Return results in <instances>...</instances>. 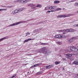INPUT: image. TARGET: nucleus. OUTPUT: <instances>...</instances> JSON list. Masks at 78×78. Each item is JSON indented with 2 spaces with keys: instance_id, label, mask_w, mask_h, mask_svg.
<instances>
[{
  "instance_id": "obj_21",
  "label": "nucleus",
  "mask_w": 78,
  "mask_h": 78,
  "mask_svg": "<svg viewBox=\"0 0 78 78\" xmlns=\"http://www.w3.org/2000/svg\"><path fill=\"white\" fill-rule=\"evenodd\" d=\"M61 9H61L60 8H58L55 10V11H61Z\"/></svg>"
},
{
  "instance_id": "obj_46",
  "label": "nucleus",
  "mask_w": 78,
  "mask_h": 78,
  "mask_svg": "<svg viewBox=\"0 0 78 78\" xmlns=\"http://www.w3.org/2000/svg\"><path fill=\"white\" fill-rule=\"evenodd\" d=\"M44 21H41V23H44Z\"/></svg>"
},
{
  "instance_id": "obj_29",
  "label": "nucleus",
  "mask_w": 78,
  "mask_h": 78,
  "mask_svg": "<svg viewBox=\"0 0 78 78\" xmlns=\"http://www.w3.org/2000/svg\"><path fill=\"white\" fill-rule=\"evenodd\" d=\"M56 8V6H53V7H52V9H55Z\"/></svg>"
},
{
  "instance_id": "obj_13",
  "label": "nucleus",
  "mask_w": 78,
  "mask_h": 78,
  "mask_svg": "<svg viewBox=\"0 0 78 78\" xmlns=\"http://www.w3.org/2000/svg\"><path fill=\"white\" fill-rule=\"evenodd\" d=\"M16 10L17 12H18L17 13L21 11V10L20 9H16Z\"/></svg>"
},
{
  "instance_id": "obj_39",
  "label": "nucleus",
  "mask_w": 78,
  "mask_h": 78,
  "mask_svg": "<svg viewBox=\"0 0 78 78\" xmlns=\"http://www.w3.org/2000/svg\"><path fill=\"white\" fill-rule=\"evenodd\" d=\"M51 53V51H47L46 53Z\"/></svg>"
},
{
  "instance_id": "obj_57",
  "label": "nucleus",
  "mask_w": 78,
  "mask_h": 78,
  "mask_svg": "<svg viewBox=\"0 0 78 78\" xmlns=\"http://www.w3.org/2000/svg\"><path fill=\"white\" fill-rule=\"evenodd\" d=\"M63 69H64H64L63 68Z\"/></svg>"
},
{
  "instance_id": "obj_27",
  "label": "nucleus",
  "mask_w": 78,
  "mask_h": 78,
  "mask_svg": "<svg viewBox=\"0 0 78 78\" xmlns=\"http://www.w3.org/2000/svg\"><path fill=\"white\" fill-rule=\"evenodd\" d=\"M58 44L59 45H61L62 44V43L60 41H58L57 42Z\"/></svg>"
},
{
  "instance_id": "obj_4",
  "label": "nucleus",
  "mask_w": 78,
  "mask_h": 78,
  "mask_svg": "<svg viewBox=\"0 0 78 78\" xmlns=\"http://www.w3.org/2000/svg\"><path fill=\"white\" fill-rule=\"evenodd\" d=\"M44 52H45V53L47 52V49L45 48H43L39 50V53H44Z\"/></svg>"
},
{
  "instance_id": "obj_19",
  "label": "nucleus",
  "mask_w": 78,
  "mask_h": 78,
  "mask_svg": "<svg viewBox=\"0 0 78 78\" xmlns=\"http://www.w3.org/2000/svg\"><path fill=\"white\" fill-rule=\"evenodd\" d=\"M58 35V39H61L62 38V36L60 34Z\"/></svg>"
},
{
  "instance_id": "obj_18",
  "label": "nucleus",
  "mask_w": 78,
  "mask_h": 78,
  "mask_svg": "<svg viewBox=\"0 0 78 78\" xmlns=\"http://www.w3.org/2000/svg\"><path fill=\"white\" fill-rule=\"evenodd\" d=\"M54 3H57V4H58V3H59V1L56 0V1H55L54 2Z\"/></svg>"
},
{
  "instance_id": "obj_25",
  "label": "nucleus",
  "mask_w": 78,
  "mask_h": 78,
  "mask_svg": "<svg viewBox=\"0 0 78 78\" xmlns=\"http://www.w3.org/2000/svg\"><path fill=\"white\" fill-rule=\"evenodd\" d=\"M75 0H73V1H68L67 2H66V3H71V2H75Z\"/></svg>"
},
{
  "instance_id": "obj_15",
  "label": "nucleus",
  "mask_w": 78,
  "mask_h": 78,
  "mask_svg": "<svg viewBox=\"0 0 78 78\" xmlns=\"http://www.w3.org/2000/svg\"><path fill=\"white\" fill-rule=\"evenodd\" d=\"M45 10H49L50 9V8L49 6L46 7L44 9Z\"/></svg>"
},
{
  "instance_id": "obj_36",
  "label": "nucleus",
  "mask_w": 78,
  "mask_h": 78,
  "mask_svg": "<svg viewBox=\"0 0 78 78\" xmlns=\"http://www.w3.org/2000/svg\"><path fill=\"white\" fill-rule=\"evenodd\" d=\"M58 35H55V38H58Z\"/></svg>"
},
{
  "instance_id": "obj_38",
  "label": "nucleus",
  "mask_w": 78,
  "mask_h": 78,
  "mask_svg": "<svg viewBox=\"0 0 78 78\" xmlns=\"http://www.w3.org/2000/svg\"><path fill=\"white\" fill-rule=\"evenodd\" d=\"M7 9H2V11H6Z\"/></svg>"
},
{
  "instance_id": "obj_49",
  "label": "nucleus",
  "mask_w": 78,
  "mask_h": 78,
  "mask_svg": "<svg viewBox=\"0 0 78 78\" xmlns=\"http://www.w3.org/2000/svg\"><path fill=\"white\" fill-rule=\"evenodd\" d=\"M1 7H6V6H2Z\"/></svg>"
},
{
  "instance_id": "obj_32",
  "label": "nucleus",
  "mask_w": 78,
  "mask_h": 78,
  "mask_svg": "<svg viewBox=\"0 0 78 78\" xmlns=\"http://www.w3.org/2000/svg\"><path fill=\"white\" fill-rule=\"evenodd\" d=\"M75 78H78V74H77V75H76L75 76Z\"/></svg>"
},
{
  "instance_id": "obj_44",
  "label": "nucleus",
  "mask_w": 78,
  "mask_h": 78,
  "mask_svg": "<svg viewBox=\"0 0 78 78\" xmlns=\"http://www.w3.org/2000/svg\"><path fill=\"white\" fill-rule=\"evenodd\" d=\"M41 45H45L46 44V43H41Z\"/></svg>"
},
{
  "instance_id": "obj_12",
  "label": "nucleus",
  "mask_w": 78,
  "mask_h": 78,
  "mask_svg": "<svg viewBox=\"0 0 78 78\" xmlns=\"http://www.w3.org/2000/svg\"><path fill=\"white\" fill-rule=\"evenodd\" d=\"M31 38H29L28 39H27L25 40L24 41V42H28V41H31Z\"/></svg>"
},
{
  "instance_id": "obj_24",
  "label": "nucleus",
  "mask_w": 78,
  "mask_h": 78,
  "mask_svg": "<svg viewBox=\"0 0 78 78\" xmlns=\"http://www.w3.org/2000/svg\"><path fill=\"white\" fill-rule=\"evenodd\" d=\"M41 74H42V72H39L37 73V75H41Z\"/></svg>"
},
{
  "instance_id": "obj_10",
  "label": "nucleus",
  "mask_w": 78,
  "mask_h": 78,
  "mask_svg": "<svg viewBox=\"0 0 78 78\" xmlns=\"http://www.w3.org/2000/svg\"><path fill=\"white\" fill-rule=\"evenodd\" d=\"M17 12H17L16 10V9H15L13 11L12 13L13 14H17Z\"/></svg>"
},
{
  "instance_id": "obj_23",
  "label": "nucleus",
  "mask_w": 78,
  "mask_h": 78,
  "mask_svg": "<svg viewBox=\"0 0 78 78\" xmlns=\"http://www.w3.org/2000/svg\"><path fill=\"white\" fill-rule=\"evenodd\" d=\"M73 29H69V32H73Z\"/></svg>"
},
{
  "instance_id": "obj_42",
  "label": "nucleus",
  "mask_w": 78,
  "mask_h": 78,
  "mask_svg": "<svg viewBox=\"0 0 78 78\" xmlns=\"http://www.w3.org/2000/svg\"><path fill=\"white\" fill-rule=\"evenodd\" d=\"M62 32H66V29L62 30Z\"/></svg>"
},
{
  "instance_id": "obj_45",
  "label": "nucleus",
  "mask_w": 78,
  "mask_h": 78,
  "mask_svg": "<svg viewBox=\"0 0 78 78\" xmlns=\"http://www.w3.org/2000/svg\"><path fill=\"white\" fill-rule=\"evenodd\" d=\"M20 9H21V11H22L23 10V8Z\"/></svg>"
},
{
  "instance_id": "obj_9",
  "label": "nucleus",
  "mask_w": 78,
  "mask_h": 78,
  "mask_svg": "<svg viewBox=\"0 0 78 78\" xmlns=\"http://www.w3.org/2000/svg\"><path fill=\"white\" fill-rule=\"evenodd\" d=\"M73 64H75V65H78V62L77 61H74L73 62Z\"/></svg>"
},
{
  "instance_id": "obj_35",
  "label": "nucleus",
  "mask_w": 78,
  "mask_h": 78,
  "mask_svg": "<svg viewBox=\"0 0 78 78\" xmlns=\"http://www.w3.org/2000/svg\"><path fill=\"white\" fill-rule=\"evenodd\" d=\"M30 34V33L29 32H27V33H26V35L25 36H27V35H28L29 34Z\"/></svg>"
},
{
  "instance_id": "obj_6",
  "label": "nucleus",
  "mask_w": 78,
  "mask_h": 78,
  "mask_svg": "<svg viewBox=\"0 0 78 78\" xmlns=\"http://www.w3.org/2000/svg\"><path fill=\"white\" fill-rule=\"evenodd\" d=\"M17 2H19L20 3H25V0H18L17 1L15 2V3H17Z\"/></svg>"
},
{
  "instance_id": "obj_5",
  "label": "nucleus",
  "mask_w": 78,
  "mask_h": 78,
  "mask_svg": "<svg viewBox=\"0 0 78 78\" xmlns=\"http://www.w3.org/2000/svg\"><path fill=\"white\" fill-rule=\"evenodd\" d=\"M71 51H75L76 52L78 51V49H77L76 47H71L70 48Z\"/></svg>"
},
{
  "instance_id": "obj_33",
  "label": "nucleus",
  "mask_w": 78,
  "mask_h": 78,
  "mask_svg": "<svg viewBox=\"0 0 78 78\" xmlns=\"http://www.w3.org/2000/svg\"><path fill=\"white\" fill-rule=\"evenodd\" d=\"M34 67H35V65H33V66H31L30 67V68H31L32 69H33V68H34Z\"/></svg>"
},
{
  "instance_id": "obj_28",
  "label": "nucleus",
  "mask_w": 78,
  "mask_h": 78,
  "mask_svg": "<svg viewBox=\"0 0 78 78\" xmlns=\"http://www.w3.org/2000/svg\"><path fill=\"white\" fill-rule=\"evenodd\" d=\"M30 0H24V1L25 2V3H27V2H29V1H30Z\"/></svg>"
},
{
  "instance_id": "obj_26",
  "label": "nucleus",
  "mask_w": 78,
  "mask_h": 78,
  "mask_svg": "<svg viewBox=\"0 0 78 78\" xmlns=\"http://www.w3.org/2000/svg\"><path fill=\"white\" fill-rule=\"evenodd\" d=\"M73 55H74L75 56H76L78 55V53L76 52H75L74 53H73Z\"/></svg>"
},
{
  "instance_id": "obj_22",
  "label": "nucleus",
  "mask_w": 78,
  "mask_h": 78,
  "mask_svg": "<svg viewBox=\"0 0 78 78\" xmlns=\"http://www.w3.org/2000/svg\"><path fill=\"white\" fill-rule=\"evenodd\" d=\"M41 64V63H38L34 65L35 66V67H36L38 66H40Z\"/></svg>"
},
{
  "instance_id": "obj_1",
  "label": "nucleus",
  "mask_w": 78,
  "mask_h": 78,
  "mask_svg": "<svg viewBox=\"0 0 78 78\" xmlns=\"http://www.w3.org/2000/svg\"><path fill=\"white\" fill-rule=\"evenodd\" d=\"M27 22L26 21H21L18 22H16L14 23H13L12 24L10 25L9 26V27H12V26H14L15 25H19V24H20V23H26Z\"/></svg>"
},
{
  "instance_id": "obj_8",
  "label": "nucleus",
  "mask_w": 78,
  "mask_h": 78,
  "mask_svg": "<svg viewBox=\"0 0 78 78\" xmlns=\"http://www.w3.org/2000/svg\"><path fill=\"white\" fill-rule=\"evenodd\" d=\"M66 55L68 58H71L72 57V55L70 54H67Z\"/></svg>"
},
{
  "instance_id": "obj_2",
  "label": "nucleus",
  "mask_w": 78,
  "mask_h": 78,
  "mask_svg": "<svg viewBox=\"0 0 78 78\" xmlns=\"http://www.w3.org/2000/svg\"><path fill=\"white\" fill-rule=\"evenodd\" d=\"M75 14H67V16L66 15H58L57 16V18L59 17V18H62V17H69V16H74Z\"/></svg>"
},
{
  "instance_id": "obj_3",
  "label": "nucleus",
  "mask_w": 78,
  "mask_h": 78,
  "mask_svg": "<svg viewBox=\"0 0 78 78\" xmlns=\"http://www.w3.org/2000/svg\"><path fill=\"white\" fill-rule=\"evenodd\" d=\"M77 38L76 37H73L71 38L68 39L67 41L68 42H72L74 40H75V39H76Z\"/></svg>"
},
{
  "instance_id": "obj_16",
  "label": "nucleus",
  "mask_w": 78,
  "mask_h": 78,
  "mask_svg": "<svg viewBox=\"0 0 78 78\" xmlns=\"http://www.w3.org/2000/svg\"><path fill=\"white\" fill-rule=\"evenodd\" d=\"M31 8H32V9L33 10H36V7H35L34 6H32Z\"/></svg>"
},
{
  "instance_id": "obj_54",
  "label": "nucleus",
  "mask_w": 78,
  "mask_h": 78,
  "mask_svg": "<svg viewBox=\"0 0 78 78\" xmlns=\"http://www.w3.org/2000/svg\"><path fill=\"white\" fill-rule=\"evenodd\" d=\"M63 34H66V32L63 33Z\"/></svg>"
},
{
  "instance_id": "obj_30",
  "label": "nucleus",
  "mask_w": 78,
  "mask_h": 78,
  "mask_svg": "<svg viewBox=\"0 0 78 78\" xmlns=\"http://www.w3.org/2000/svg\"><path fill=\"white\" fill-rule=\"evenodd\" d=\"M49 9H52V6H49Z\"/></svg>"
},
{
  "instance_id": "obj_40",
  "label": "nucleus",
  "mask_w": 78,
  "mask_h": 78,
  "mask_svg": "<svg viewBox=\"0 0 78 78\" xmlns=\"http://www.w3.org/2000/svg\"><path fill=\"white\" fill-rule=\"evenodd\" d=\"M56 10H52L51 11V12H55V11Z\"/></svg>"
},
{
  "instance_id": "obj_7",
  "label": "nucleus",
  "mask_w": 78,
  "mask_h": 78,
  "mask_svg": "<svg viewBox=\"0 0 78 78\" xmlns=\"http://www.w3.org/2000/svg\"><path fill=\"white\" fill-rule=\"evenodd\" d=\"M53 67V65H50L48 66H46V69H50V68L51 67Z\"/></svg>"
},
{
  "instance_id": "obj_51",
  "label": "nucleus",
  "mask_w": 78,
  "mask_h": 78,
  "mask_svg": "<svg viewBox=\"0 0 78 78\" xmlns=\"http://www.w3.org/2000/svg\"><path fill=\"white\" fill-rule=\"evenodd\" d=\"M12 6H9V8H12Z\"/></svg>"
},
{
  "instance_id": "obj_41",
  "label": "nucleus",
  "mask_w": 78,
  "mask_h": 78,
  "mask_svg": "<svg viewBox=\"0 0 78 78\" xmlns=\"http://www.w3.org/2000/svg\"><path fill=\"white\" fill-rule=\"evenodd\" d=\"M51 12L50 11H48L46 12V14H47V13H48L49 12Z\"/></svg>"
},
{
  "instance_id": "obj_53",
  "label": "nucleus",
  "mask_w": 78,
  "mask_h": 78,
  "mask_svg": "<svg viewBox=\"0 0 78 78\" xmlns=\"http://www.w3.org/2000/svg\"><path fill=\"white\" fill-rule=\"evenodd\" d=\"M8 57H9V56H7L6 58H8Z\"/></svg>"
},
{
  "instance_id": "obj_31",
  "label": "nucleus",
  "mask_w": 78,
  "mask_h": 78,
  "mask_svg": "<svg viewBox=\"0 0 78 78\" xmlns=\"http://www.w3.org/2000/svg\"><path fill=\"white\" fill-rule=\"evenodd\" d=\"M66 30V32H69V29H65Z\"/></svg>"
},
{
  "instance_id": "obj_11",
  "label": "nucleus",
  "mask_w": 78,
  "mask_h": 78,
  "mask_svg": "<svg viewBox=\"0 0 78 78\" xmlns=\"http://www.w3.org/2000/svg\"><path fill=\"white\" fill-rule=\"evenodd\" d=\"M8 37H3L2 38L0 39V41H2V40H4V39H7V38H8Z\"/></svg>"
},
{
  "instance_id": "obj_47",
  "label": "nucleus",
  "mask_w": 78,
  "mask_h": 78,
  "mask_svg": "<svg viewBox=\"0 0 78 78\" xmlns=\"http://www.w3.org/2000/svg\"><path fill=\"white\" fill-rule=\"evenodd\" d=\"M70 60L71 61H73V58H71V59H70Z\"/></svg>"
},
{
  "instance_id": "obj_48",
  "label": "nucleus",
  "mask_w": 78,
  "mask_h": 78,
  "mask_svg": "<svg viewBox=\"0 0 78 78\" xmlns=\"http://www.w3.org/2000/svg\"><path fill=\"white\" fill-rule=\"evenodd\" d=\"M62 59L63 61H65V60H66L65 58H63Z\"/></svg>"
},
{
  "instance_id": "obj_43",
  "label": "nucleus",
  "mask_w": 78,
  "mask_h": 78,
  "mask_svg": "<svg viewBox=\"0 0 78 78\" xmlns=\"http://www.w3.org/2000/svg\"><path fill=\"white\" fill-rule=\"evenodd\" d=\"M58 32H62V30H58Z\"/></svg>"
},
{
  "instance_id": "obj_14",
  "label": "nucleus",
  "mask_w": 78,
  "mask_h": 78,
  "mask_svg": "<svg viewBox=\"0 0 78 78\" xmlns=\"http://www.w3.org/2000/svg\"><path fill=\"white\" fill-rule=\"evenodd\" d=\"M67 36L66 35H62V38H67Z\"/></svg>"
},
{
  "instance_id": "obj_37",
  "label": "nucleus",
  "mask_w": 78,
  "mask_h": 78,
  "mask_svg": "<svg viewBox=\"0 0 78 78\" xmlns=\"http://www.w3.org/2000/svg\"><path fill=\"white\" fill-rule=\"evenodd\" d=\"M75 6H78V3H75V4H74Z\"/></svg>"
},
{
  "instance_id": "obj_17",
  "label": "nucleus",
  "mask_w": 78,
  "mask_h": 78,
  "mask_svg": "<svg viewBox=\"0 0 78 78\" xmlns=\"http://www.w3.org/2000/svg\"><path fill=\"white\" fill-rule=\"evenodd\" d=\"M55 65H58V64H59V63H60V62H58L56 61L55 62Z\"/></svg>"
},
{
  "instance_id": "obj_52",
  "label": "nucleus",
  "mask_w": 78,
  "mask_h": 78,
  "mask_svg": "<svg viewBox=\"0 0 78 78\" xmlns=\"http://www.w3.org/2000/svg\"><path fill=\"white\" fill-rule=\"evenodd\" d=\"M2 11V9H0V11Z\"/></svg>"
},
{
  "instance_id": "obj_34",
  "label": "nucleus",
  "mask_w": 78,
  "mask_h": 78,
  "mask_svg": "<svg viewBox=\"0 0 78 78\" xmlns=\"http://www.w3.org/2000/svg\"><path fill=\"white\" fill-rule=\"evenodd\" d=\"M16 76V74H15L13 76H12L11 77V78H14V77H15V76Z\"/></svg>"
},
{
  "instance_id": "obj_50",
  "label": "nucleus",
  "mask_w": 78,
  "mask_h": 78,
  "mask_svg": "<svg viewBox=\"0 0 78 78\" xmlns=\"http://www.w3.org/2000/svg\"><path fill=\"white\" fill-rule=\"evenodd\" d=\"M41 22H39L38 24H41Z\"/></svg>"
},
{
  "instance_id": "obj_56",
  "label": "nucleus",
  "mask_w": 78,
  "mask_h": 78,
  "mask_svg": "<svg viewBox=\"0 0 78 78\" xmlns=\"http://www.w3.org/2000/svg\"><path fill=\"white\" fill-rule=\"evenodd\" d=\"M77 13H78V11H77Z\"/></svg>"
},
{
  "instance_id": "obj_55",
  "label": "nucleus",
  "mask_w": 78,
  "mask_h": 78,
  "mask_svg": "<svg viewBox=\"0 0 78 78\" xmlns=\"http://www.w3.org/2000/svg\"><path fill=\"white\" fill-rule=\"evenodd\" d=\"M76 27H78V24L76 25Z\"/></svg>"
},
{
  "instance_id": "obj_20",
  "label": "nucleus",
  "mask_w": 78,
  "mask_h": 78,
  "mask_svg": "<svg viewBox=\"0 0 78 78\" xmlns=\"http://www.w3.org/2000/svg\"><path fill=\"white\" fill-rule=\"evenodd\" d=\"M42 6V5H41L40 4H38L37 5V7H39V8H41Z\"/></svg>"
}]
</instances>
